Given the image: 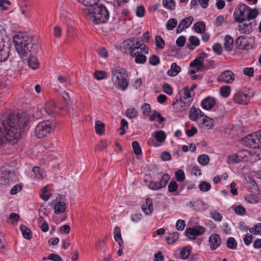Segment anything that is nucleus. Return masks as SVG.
Masks as SVG:
<instances>
[{
	"label": "nucleus",
	"instance_id": "1",
	"mask_svg": "<svg viewBox=\"0 0 261 261\" xmlns=\"http://www.w3.org/2000/svg\"><path fill=\"white\" fill-rule=\"evenodd\" d=\"M29 122L30 118L25 115L11 113L3 115L0 118V145L16 142Z\"/></svg>",
	"mask_w": 261,
	"mask_h": 261
},
{
	"label": "nucleus",
	"instance_id": "2",
	"mask_svg": "<svg viewBox=\"0 0 261 261\" xmlns=\"http://www.w3.org/2000/svg\"><path fill=\"white\" fill-rule=\"evenodd\" d=\"M16 50L22 59L29 55H36L40 48L38 41L33 36L19 33L13 37Z\"/></svg>",
	"mask_w": 261,
	"mask_h": 261
},
{
	"label": "nucleus",
	"instance_id": "3",
	"mask_svg": "<svg viewBox=\"0 0 261 261\" xmlns=\"http://www.w3.org/2000/svg\"><path fill=\"white\" fill-rule=\"evenodd\" d=\"M90 19L95 24L106 22L109 18V12L107 8L102 4H96L88 9Z\"/></svg>",
	"mask_w": 261,
	"mask_h": 261
},
{
	"label": "nucleus",
	"instance_id": "4",
	"mask_svg": "<svg viewBox=\"0 0 261 261\" xmlns=\"http://www.w3.org/2000/svg\"><path fill=\"white\" fill-rule=\"evenodd\" d=\"M112 80L118 89L124 91L129 85V79L124 68H115L112 72Z\"/></svg>",
	"mask_w": 261,
	"mask_h": 261
},
{
	"label": "nucleus",
	"instance_id": "5",
	"mask_svg": "<svg viewBox=\"0 0 261 261\" xmlns=\"http://www.w3.org/2000/svg\"><path fill=\"white\" fill-rule=\"evenodd\" d=\"M55 123L50 120L43 121L40 122L35 128V135L38 139H42L48 134L52 133L54 131Z\"/></svg>",
	"mask_w": 261,
	"mask_h": 261
},
{
	"label": "nucleus",
	"instance_id": "6",
	"mask_svg": "<svg viewBox=\"0 0 261 261\" xmlns=\"http://www.w3.org/2000/svg\"><path fill=\"white\" fill-rule=\"evenodd\" d=\"M142 43V38L141 37L131 38L124 41L121 45V48L125 53H128L130 55L135 51L139 49L140 45Z\"/></svg>",
	"mask_w": 261,
	"mask_h": 261
},
{
	"label": "nucleus",
	"instance_id": "7",
	"mask_svg": "<svg viewBox=\"0 0 261 261\" xmlns=\"http://www.w3.org/2000/svg\"><path fill=\"white\" fill-rule=\"evenodd\" d=\"M253 95V92L250 89L239 91L234 95L233 100L240 105H247L250 101V98Z\"/></svg>",
	"mask_w": 261,
	"mask_h": 261
},
{
	"label": "nucleus",
	"instance_id": "8",
	"mask_svg": "<svg viewBox=\"0 0 261 261\" xmlns=\"http://www.w3.org/2000/svg\"><path fill=\"white\" fill-rule=\"evenodd\" d=\"M249 10V7L241 4L238 6L234 10L233 13L234 20L236 22L241 23L246 20L247 11Z\"/></svg>",
	"mask_w": 261,
	"mask_h": 261
},
{
	"label": "nucleus",
	"instance_id": "9",
	"mask_svg": "<svg viewBox=\"0 0 261 261\" xmlns=\"http://www.w3.org/2000/svg\"><path fill=\"white\" fill-rule=\"evenodd\" d=\"M243 143L247 147L252 148L253 149H259L260 146L259 144V141L257 137L256 133L251 135H248L244 138Z\"/></svg>",
	"mask_w": 261,
	"mask_h": 261
},
{
	"label": "nucleus",
	"instance_id": "10",
	"mask_svg": "<svg viewBox=\"0 0 261 261\" xmlns=\"http://www.w3.org/2000/svg\"><path fill=\"white\" fill-rule=\"evenodd\" d=\"M242 24L238 25V30L241 34H250L252 32L254 28L256 26V23L255 20L248 21L246 19Z\"/></svg>",
	"mask_w": 261,
	"mask_h": 261
},
{
	"label": "nucleus",
	"instance_id": "11",
	"mask_svg": "<svg viewBox=\"0 0 261 261\" xmlns=\"http://www.w3.org/2000/svg\"><path fill=\"white\" fill-rule=\"evenodd\" d=\"M205 229L202 226L196 228H188L186 230V235L190 239H195L197 236L203 234Z\"/></svg>",
	"mask_w": 261,
	"mask_h": 261
},
{
	"label": "nucleus",
	"instance_id": "12",
	"mask_svg": "<svg viewBox=\"0 0 261 261\" xmlns=\"http://www.w3.org/2000/svg\"><path fill=\"white\" fill-rule=\"evenodd\" d=\"M234 80V74L229 70L224 71L217 77L218 81L227 84L232 83Z\"/></svg>",
	"mask_w": 261,
	"mask_h": 261
},
{
	"label": "nucleus",
	"instance_id": "13",
	"mask_svg": "<svg viewBox=\"0 0 261 261\" xmlns=\"http://www.w3.org/2000/svg\"><path fill=\"white\" fill-rule=\"evenodd\" d=\"M198 124L202 129H210L214 126V120L207 116H205L203 118H199Z\"/></svg>",
	"mask_w": 261,
	"mask_h": 261
},
{
	"label": "nucleus",
	"instance_id": "14",
	"mask_svg": "<svg viewBox=\"0 0 261 261\" xmlns=\"http://www.w3.org/2000/svg\"><path fill=\"white\" fill-rule=\"evenodd\" d=\"M236 46L240 49L248 50L252 48L251 45L249 43L247 38L244 36L239 37L236 41Z\"/></svg>",
	"mask_w": 261,
	"mask_h": 261
},
{
	"label": "nucleus",
	"instance_id": "15",
	"mask_svg": "<svg viewBox=\"0 0 261 261\" xmlns=\"http://www.w3.org/2000/svg\"><path fill=\"white\" fill-rule=\"evenodd\" d=\"M11 50V43L7 42L3 44L1 50H0V62H4L7 60L10 56Z\"/></svg>",
	"mask_w": 261,
	"mask_h": 261
},
{
	"label": "nucleus",
	"instance_id": "16",
	"mask_svg": "<svg viewBox=\"0 0 261 261\" xmlns=\"http://www.w3.org/2000/svg\"><path fill=\"white\" fill-rule=\"evenodd\" d=\"M194 20L192 16H190L182 19L179 23L177 29L176 33H180L182 32L185 29L188 28L192 23Z\"/></svg>",
	"mask_w": 261,
	"mask_h": 261
},
{
	"label": "nucleus",
	"instance_id": "17",
	"mask_svg": "<svg viewBox=\"0 0 261 261\" xmlns=\"http://www.w3.org/2000/svg\"><path fill=\"white\" fill-rule=\"evenodd\" d=\"M56 107L55 102L53 100H49L44 105L43 109L40 112L42 115H45L43 113H44L48 115L52 116L55 112Z\"/></svg>",
	"mask_w": 261,
	"mask_h": 261
},
{
	"label": "nucleus",
	"instance_id": "18",
	"mask_svg": "<svg viewBox=\"0 0 261 261\" xmlns=\"http://www.w3.org/2000/svg\"><path fill=\"white\" fill-rule=\"evenodd\" d=\"M216 103L215 98L211 96L206 97L201 102V106L204 110L210 111L213 109Z\"/></svg>",
	"mask_w": 261,
	"mask_h": 261
},
{
	"label": "nucleus",
	"instance_id": "19",
	"mask_svg": "<svg viewBox=\"0 0 261 261\" xmlns=\"http://www.w3.org/2000/svg\"><path fill=\"white\" fill-rule=\"evenodd\" d=\"M208 241L210 243L211 249L212 250H216L218 248L221 243V238L219 235L217 233L211 235Z\"/></svg>",
	"mask_w": 261,
	"mask_h": 261
},
{
	"label": "nucleus",
	"instance_id": "20",
	"mask_svg": "<svg viewBox=\"0 0 261 261\" xmlns=\"http://www.w3.org/2000/svg\"><path fill=\"white\" fill-rule=\"evenodd\" d=\"M10 172L5 167H2L0 168V184L7 185L9 182Z\"/></svg>",
	"mask_w": 261,
	"mask_h": 261
},
{
	"label": "nucleus",
	"instance_id": "21",
	"mask_svg": "<svg viewBox=\"0 0 261 261\" xmlns=\"http://www.w3.org/2000/svg\"><path fill=\"white\" fill-rule=\"evenodd\" d=\"M176 97L183 100L190 101V102L191 103H192L193 101L190 90H189V88L188 87L184 88L183 91H180L176 96Z\"/></svg>",
	"mask_w": 261,
	"mask_h": 261
},
{
	"label": "nucleus",
	"instance_id": "22",
	"mask_svg": "<svg viewBox=\"0 0 261 261\" xmlns=\"http://www.w3.org/2000/svg\"><path fill=\"white\" fill-rule=\"evenodd\" d=\"M142 210L146 215H150L153 210L152 200L150 198L146 199L145 203L142 205Z\"/></svg>",
	"mask_w": 261,
	"mask_h": 261
},
{
	"label": "nucleus",
	"instance_id": "23",
	"mask_svg": "<svg viewBox=\"0 0 261 261\" xmlns=\"http://www.w3.org/2000/svg\"><path fill=\"white\" fill-rule=\"evenodd\" d=\"M130 56L135 58V62L137 64H144L147 60L146 57L138 50L135 51Z\"/></svg>",
	"mask_w": 261,
	"mask_h": 261
},
{
	"label": "nucleus",
	"instance_id": "24",
	"mask_svg": "<svg viewBox=\"0 0 261 261\" xmlns=\"http://www.w3.org/2000/svg\"><path fill=\"white\" fill-rule=\"evenodd\" d=\"M34 55H29V57L28 60L29 66L33 70L36 69L39 67V61Z\"/></svg>",
	"mask_w": 261,
	"mask_h": 261
},
{
	"label": "nucleus",
	"instance_id": "25",
	"mask_svg": "<svg viewBox=\"0 0 261 261\" xmlns=\"http://www.w3.org/2000/svg\"><path fill=\"white\" fill-rule=\"evenodd\" d=\"M114 237L115 241L118 243L120 247H122L123 244V241L122 240L120 228L118 226H115L114 227Z\"/></svg>",
	"mask_w": 261,
	"mask_h": 261
},
{
	"label": "nucleus",
	"instance_id": "26",
	"mask_svg": "<svg viewBox=\"0 0 261 261\" xmlns=\"http://www.w3.org/2000/svg\"><path fill=\"white\" fill-rule=\"evenodd\" d=\"M233 47V39L231 36L227 35L225 37V42L224 43V48L227 51H230Z\"/></svg>",
	"mask_w": 261,
	"mask_h": 261
},
{
	"label": "nucleus",
	"instance_id": "27",
	"mask_svg": "<svg viewBox=\"0 0 261 261\" xmlns=\"http://www.w3.org/2000/svg\"><path fill=\"white\" fill-rule=\"evenodd\" d=\"M184 103L182 99L176 97L175 101L172 102V106L175 111L177 112H180L185 111V105L182 107L181 104Z\"/></svg>",
	"mask_w": 261,
	"mask_h": 261
},
{
	"label": "nucleus",
	"instance_id": "28",
	"mask_svg": "<svg viewBox=\"0 0 261 261\" xmlns=\"http://www.w3.org/2000/svg\"><path fill=\"white\" fill-rule=\"evenodd\" d=\"M66 208V204L62 201L57 202L54 205L55 213L57 215L64 213Z\"/></svg>",
	"mask_w": 261,
	"mask_h": 261
},
{
	"label": "nucleus",
	"instance_id": "29",
	"mask_svg": "<svg viewBox=\"0 0 261 261\" xmlns=\"http://www.w3.org/2000/svg\"><path fill=\"white\" fill-rule=\"evenodd\" d=\"M180 70V67L177 66L176 63H173L171 65L170 69L167 71V74L171 76H176Z\"/></svg>",
	"mask_w": 261,
	"mask_h": 261
},
{
	"label": "nucleus",
	"instance_id": "30",
	"mask_svg": "<svg viewBox=\"0 0 261 261\" xmlns=\"http://www.w3.org/2000/svg\"><path fill=\"white\" fill-rule=\"evenodd\" d=\"M20 229L22 232L23 238L27 240H30L32 238L31 230L24 225L20 226Z\"/></svg>",
	"mask_w": 261,
	"mask_h": 261
},
{
	"label": "nucleus",
	"instance_id": "31",
	"mask_svg": "<svg viewBox=\"0 0 261 261\" xmlns=\"http://www.w3.org/2000/svg\"><path fill=\"white\" fill-rule=\"evenodd\" d=\"M179 237V233L177 232H173L168 234L166 237L167 243L169 244H173L175 243Z\"/></svg>",
	"mask_w": 261,
	"mask_h": 261
},
{
	"label": "nucleus",
	"instance_id": "32",
	"mask_svg": "<svg viewBox=\"0 0 261 261\" xmlns=\"http://www.w3.org/2000/svg\"><path fill=\"white\" fill-rule=\"evenodd\" d=\"M193 28L197 33H202L205 31V25L203 21H199L194 24Z\"/></svg>",
	"mask_w": 261,
	"mask_h": 261
},
{
	"label": "nucleus",
	"instance_id": "33",
	"mask_svg": "<svg viewBox=\"0 0 261 261\" xmlns=\"http://www.w3.org/2000/svg\"><path fill=\"white\" fill-rule=\"evenodd\" d=\"M105 125L100 121H96L95 125V129L97 134L101 135L105 131Z\"/></svg>",
	"mask_w": 261,
	"mask_h": 261
},
{
	"label": "nucleus",
	"instance_id": "34",
	"mask_svg": "<svg viewBox=\"0 0 261 261\" xmlns=\"http://www.w3.org/2000/svg\"><path fill=\"white\" fill-rule=\"evenodd\" d=\"M258 15V12L256 9H251L249 7V10L247 11L246 19L249 21L252 19L255 18Z\"/></svg>",
	"mask_w": 261,
	"mask_h": 261
},
{
	"label": "nucleus",
	"instance_id": "35",
	"mask_svg": "<svg viewBox=\"0 0 261 261\" xmlns=\"http://www.w3.org/2000/svg\"><path fill=\"white\" fill-rule=\"evenodd\" d=\"M163 6L167 9L170 10H173L175 7V2L174 0H163Z\"/></svg>",
	"mask_w": 261,
	"mask_h": 261
},
{
	"label": "nucleus",
	"instance_id": "36",
	"mask_svg": "<svg viewBox=\"0 0 261 261\" xmlns=\"http://www.w3.org/2000/svg\"><path fill=\"white\" fill-rule=\"evenodd\" d=\"M198 117L197 108H196L193 106L190 110V114L189 115V118L192 121H198L199 119Z\"/></svg>",
	"mask_w": 261,
	"mask_h": 261
},
{
	"label": "nucleus",
	"instance_id": "37",
	"mask_svg": "<svg viewBox=\"0 0 261 261\" xmlns=\"http://www.w3.org/2000/svg\"><path fill=\"white\" fill-rule=\"evenodd\" d=\"M240 156H239L237 153L232 154L231 155H229L227 159V163H234L237 164L242 162V160L240 159Z\"/></svg>",
	"mask_w": 261,
	"mask_h": 261
},
{
	"label": "nucleus",
	"instance_id": "38",
	"mask_svg": "<svg viewBox=\"0 0 261 261\" xmlns=\"http://www.w3.org/2000/svg\"><path fill=\"white\" fill-rule=\"evenodd\" d=\"M230 87L229 86H224L221 87L220 92L221 95L225 98L228 97L230 93Z\"/></svg>",
	"mask_w": 261,
	"mask_h": 261
},
{
	"label": "nucleus",
	"instance_id": "39",
	"mask_svg": "<svg viewBox=\"0 0 261 261\" xmlns=\"http://www.w3.org/2000/svg\"><path fill=\"white\" fill-rule=\"evenodd\" d=\"M177 24V21L175 18H171L167 21L166 23V29L168 30H172Z\"/></svg>",
	"mask_w": 261,
	"mask_h": 261
},
{
	"label": "nucleus",
	"instance_id": "40",
	"mask_svg": "<svg viewBox=\"0 0 261 261\" xmlns=\"http://www.w3.org/2000/svg\"><path fill=\"white\" fill-rule=\"evenodd\" d=\"M199 189L202 192L209 191L211 188V185L209 182L205 181H202L199 185Z\"/></svg>",
	"mask_w": 261,
	"mask_h": 261
},
{
	"label": "nucleus",
	"instance_id": "41",
	"mask_svg": "<svg viewBox=\"0 0 261 261\" xmlns=\"http://www.w3.org/2000/svg\"><path fill=\"white\" fill-rule=\"evenodd\" d=\"M227 247L231 249H234L237 248V243L236 240L232 237H229L227 240Z\"/></svg>",
	"mask_w": 261,
	"mask_h": 261
},
{
	"label": "nucleus",
	"instance_id": "42",
	"mask_svg": "<svg viewBox=\"0 0 261 261\" xmlns=\"http://www.w3.org/2000/svg\"><path fill=\"white\" fill-rule=\"evenodd\" d=\"M198 161L200 164L202 165H206L210 161V158L206 154H201L198 157Z\"/></svg>",
	"mask_w": 261,
	"mask_h": 261
},
{
	"label": "nucleus",
	"instance_id": "43",
	"mask_svg": "<svg viewBox=\"0 0 261 261\" xmlns=\"http://www.w3.org/2000/svg\"><path fill=\"white\" fill-rule=\"evenodd\" d=\"M191 67H196L197 71H200L204 68L203 63L199 62L196 59L192 61L190 64Z\"/></svg>",
	"mask_w": 261,
	"mask_h": 261
},
{
	"label": "nucleus",
	"instance_id": "44",
	"mask_svg": "<svg viewBox=\"0 0 261 261\" xmlns=\"http://www.w3.org/2000/svg\"><path fill=\"white\" fill-rule=\"evenodd\" d=\"M166 134L163 130H159L155 133V137L158 142H162L166 139Z\"/></svg>",
	"mask_w": 261,
	"mask_h": 261
},
{
	"label": "nucleus",
	"instance_id": "45",
	"mask_svg": "<svg viewBox=\"0 0 261 261\" xmlns=\"http://www.w3.org/2000/svg\"><path fill=\"white\" fill-rule=\"evenodd\" d=\"M191 251L188 249V247H184L180 251V256L183 259H187L190 256Z\"/></svg>",
	"mask_w": 261,
	"mask_h": 261
},
{
	"label": "nucleus",
	"instance_id": "46",
	"mask_svg": "<svg viewBox=\"0 0 261 261\" xmlns=\"http://www.w3.org/2000/svg\"><path fill=\"white\" fill-rule=\"evenodd\" d=\"M125 115L129 118H134L138 115L137 111L134 108H130L126 110Z\"/></svg>",
	"mask_w": 261,
	"mask_h": 261
},
{
	"label": "nucleus",
	"instance_id": "47",
	"mask_svg": "<svg viewBox=\"0 0 261 261\" xmlns=\"http://www.w3.org/2000/svg\"><path fill=\"white\" fill-rule=\"evenodd\" d=\"M132 147L134 152L136 155H140L142 154V149L138 142H133Z\"/></svg>",
	"mask_w": 261,
	"mask_h": 261
},
{
	"label": "nucleus",
	"instance_id": "48",
	"mask_svg": "<svg viewBox=\"0 0 261 261\" xmlns=\"http://www.w3.org/2000/svg\"><path fill=\"white\" fill-rule=\"evenodd\" d=\"M94 76L97 80H101L106 78L107 76V73L106 71L103 70L96 71L94 73Z\"/></svg>",
	"mask_w": 261,
	"mask_h": 261
},
{
	"label": "nucleus",
	"instance_id": "49",
	"mask_svg": "<svg viewBox=\"0 0 261 261\" xmlns=\"http://www.w3.org/2000/svg\"><path fill=\"white\" fill-rule=\"evenodd\" d=\"M170 179V176L168 174H164L162 176L159 183L161 185L162 188L165 187Z\"/></svg>",
	"mask_w": 261,
	"mask_h": 261
},
{
	"label": "nucleus",
	"instance_id": "50",
	"mask_svg": "<svg viewBox=\"0 0 261 261\" xmlns=\"http://www.w3.org/2000/svg\"><path fill=\"white\" fill-rule=\"evenodd\" d=\"M175 175L178 182H182L185 179L184 172L182 170H178L175 172Z\"/></svg>",
	"mask_w": 261,
	"mask_h": 261
},
{
	"label": "nucleus",
	"instance_id": "51",
	"mask_svg": "<svg viewBox=\"0 0 261 261\" xmlns=\"http://www.w3.org/2000/svg\"><path fill=\"white\" fill-rule=\"evenodd\" d=\"M143 110V113L145 116H149L151 112V109L150 105L147 103H144L141 107Z\"/></svg>",
	"mask_w": 261,
	"mask_h": 261
},
{
	"label": "nucleus",
	"instance_id": "52",
	"mask_svg": "<svg viewBox=\"0 0 261 261\" xmlns=\"http://www.w3.org/2000/svg\"><path fill=\"white\" fill-rule=\"evenodd\" d=\"M156 45L158 48H163L165 46V41L159 35L155 36Z\"/></svg>",
	"mask_w": 261,
	"mask_h": 261
},
{
	"label": "nucleus",
	"instance_id": "53",
	"mask_svg": "<svg viewBox=\"0 0 261 261\" xmlns=\"http://www.w3.org/2000/svg\"><path fill=\"white\" fill-rule=\"evenodd\" d=\"M163 91L168 95H171L173 94V89L168 83H165L162 86Z\"/></svg>",
	"mask_w": 261,
	"mask_h": 261
},
{
	"label": "nucleus",
	"instance_id": "54",
	"mask_svg": "<svg viewBox=\"0 0 261 261\" xmlns=\"http://www.w3.org/2000/svg\"><path fill=\"white\" fill-rule=\"evenodd\" d=\"M177 184L175 181H171L168 186V190L170 193H173L177 190Z\"/></svg>",
	"mask_w": 261,
	"mask_h": 261
},
{
	"label": "nucleus",
	"instance_id": "55",
	"mask_svg": "<svg viewBox=\"0 0 261 261\" xmlns=\"http://www.w3.org/2000/svg\"><path fill=\"white\" fill-rule=\"evenodd\" d=\"M160 62L159 58L156 55H152L149 58V63L153 66L158 65Z\"/></svg>",
	"mask_w": 261,
	"mask_h": 261
},
{
	"label": "nucleus",
	"instance_id": "56",
	"mask_svg": "<svg viewBox=\"0 0 261 261\" xmlns=\"http://www.w3.org/2000/svg\"><path fill=\"white\" fill-rule=\"evenodd\" d=\"M149 188L152 190H158L162 188L159 182H154L153 181H150Z\"/></svg>",
	"mask_w": 261,
	"mask_h": 261
},
{
	"label": "nucleus",
	"instance_id": "57",
	"mask_svg": "<svg viewBox=\"0 0 261 261\" xmlns=\"http://www.w3.org/2000/svg\"><path fill=\"white\" fill-rule=\"evenodd\" d=\"M32 171L37 178H43V173L40 167L38 166H35L33 168Z\"/></svg>",
	"mask_w": 261,
	"mask_h": 261
},
{
	"label": "nucleus",
	"instance_id": "58",
	"mask_svg": "<svg viewBox=\"0 0 261 261\" xmlns=\"http://www.w3.org/2000/svg\"><path fill=\"white\" fill-rule=\"evenodd\" d=\"M234 211L237 214L241 216L244 215L246 213V210L242 205L236 206Z\"/></svg>",
	"mask_w": 261,
	"mask_h": 261
},
{
	"label": "nucleus",
	"instance_id": "59",
	"mask_svg": "<svg viewBox=\"0 0 261 261\" xmlns=\"http://www.w3.org/2000/svg\"><path fill=\"white\" fill-rule=\"evenodd\" d=\"M189 40L192 45L197 46L200 44L198 38L195 36H191L189 37Z\"/></svg>",
	"mask_w": 261,
	"mask_h": 261
},
{
	"label": "nucleus",
	"instance_id": "60",
	"mask_svg": "<svg viewBox=\"0 0 261 261\" xmlns=\"http://www.w3.org/2000/svg\"><path fill=\"white\" fill-rule=\"evenodd\" d=\"M213 50L218 55H220L222 54V48L221 45L219 43H216L213 45Z\"/></svg>",
	"mask_w": 261,
	"mask_h": 261
},
{
	"label": "nucleus",
	"instance_id": "61",
	"mask_svg": "<svg viewBox=\"0 0 261 261\" xmlns=\"http://www.w3.org/2000/svg\"><path fill=\"white\" fill-rule=\"evenodd\" d=\"M186 226V222L184 220L179 219L176 223V229L178 230H182Z\"/></svg>",
	"mask_w": 261,
	"mask_h": 261
},
{
	"label": "nucleus",
	"instance_id": "62",
	"mask_svg": "<svg viewBox=\"0 0 261 261\" xmlns=\"http://www.w3.org/2000/svg\"><path fill=\"white\" fill-rule=\"evenodd\" d=\"M58 80L60 81L61 83L64 84L65 86H67L68 85H70V79L67 76H64L62 75H59L58 77Z\"/></svg>",
	"mask_w": 261,
	"mask_h": 261
},
{
	"label": "nucleus",
	"instance_id": "63",
	"mask_svg": "<svg viewBox=\"0 0 261 261\" xmlns=\"http://www.w3.org/2000/svg\"><path fill=\"white\" fill-rule=\"evenodd\" d=\"M243 74L249 77H252L254 74V69L252 67H246L243 69Z\"/></svg>",
	"mask_w": 261,
	"mask_h": 261
},
{
	"label": "nucleus",
	"instance_id": "64",
	"mask_svg": "<svg viewBox=\"0 0 261 261\" xmlns=\"http://www.w3.org/2000/svg\"><path fill=\"white\" fill-rule=\"evenodd\" d=\"M47 258L53 261H62V258L57 254L51 253L49 254Z\"/></svg>",
	"mask_w": 261,
	"mask_h": 261
}]
</instances>
